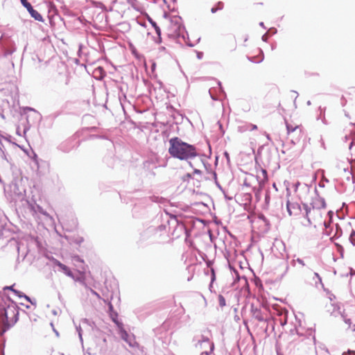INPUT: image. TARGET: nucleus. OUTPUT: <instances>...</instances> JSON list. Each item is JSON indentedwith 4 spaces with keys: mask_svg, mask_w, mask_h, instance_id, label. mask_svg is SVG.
Returning <instances> with one entry per match:
<instances>
[{
    "mask_svg": "<svg viewBox=\"0 0 355 355\" xmlns=\"http://www.w3.org/2000/svg\"><path fill=\"white\" fill-rule=\"evenodd\" d=\"M331 213V211H327L325 202L320 198L313 199L311 207L306 209L308 222L315 227L321 225L327 227V223L323 220V216Z\"/></svg>",
    "mask_w": 355,
    "mask_h": 355,
    "instance_id": "nucleus-1",
    "label": "nucleus"
},
{
    "mask_svg": "<svg viewBox=\"0 0 355 355\" xmlns=\"http://www.w3.org/2000/svg\"><path fill=\"white\" fill-rule=\"evenodd\" d=\"M169 154L180 160H188L197 156L196 148L191 144L182 141L178 137H173L169 140Z\"/></svg>",
    "mask_w": 355,
    "mask_h": 355,
    "instance_id": "nucleus-2",
    "label": "nucleus"
},
{
    "mask_svg": "<svg viewBox=\"0 0 355 355\" xmlns=\"http://www.w3.org/2000/svg\"><path fill=\"white\" fill-rule=\"evenodd\" d=\"M18 313L17 307L12 302L6 306H0V324L3 326V331L16 323Z\"/></svg>",
    "mask_w": 355,
    "mask_h": 355,
    "instance_id": "nucleus-3",
    "label": "nucleus"
},
{
    "mask_svg": "<svg viewBox=\"0 0 355 355\" xmlns=\"http://www.w3.org/2000/svg\"><path fill=\"white\" fill-rule=\"evenodd\" d=\"M162 28L168 37H175L181 32V19L177 16L166 18L162 23Z\"/></svg>",
    "mask_w": 355,
    "mask_h": 355,
    "instance_id": "nucleus-4",
    "label": "nucleus"
},
{
    "mask_svg": "<svg viewBox=\"0 0 355 355\" xmlns=\"http://www.w3.org/2000/svg\"><path fill=\"white\" fill-rule=\"evenodd\" d=\"M198 348L200 355H209L213 352L214 345L209 339H205L198 343Z\"/></svg>",
    "mask_w": 355,
    "mask_h": 355,
    "instance_id": "nucleus-5",
    "label": "nucleus"
},
{
    "mask_svg": "<svg viewBox=\"0 0 355 355\" xmlns=\"http://www.w3.org/2000/svg\"><path fill=\"white\" fill-rule=\"evenodd\" d=\"M21 4L27 9L32 17L39 21H42V16L35 10L33 9L31 4L27 0H20Z\"/></svg>",
    "mask_w": 355,
    "mask_h": 355,
    "instance_id": "nucleus-6",
    "label": "nucleus"
},
{
    "mask_svg": "<svg viewBox=\"0 0 355 355\" xmlns=\"http://www.w3.org/2000/svg\"><path fill=\"white\" fill-rule=\"evenodd\" d=\"M286 208L290 216H296L300 211V207L297 203L291 202L287 200Z\"/></svg>",
    "mask_w": 355,
    "mask_h": 355,
    "instance_id": "nucleus-7",
    "label": "nucleus"
},
{
    "mask_svg": "<svg viewBox=\"0 0 355 355\" xmlns=\"http://www.w3.org/2000/svg\"><path fill=\"white\" fill-rule=\"evenodd\" d=\"M55 264H56V266H58L62 270V271L65 275H67V276H69L70 277H72L73 279H76L74 276H73V273H72V272L71 271V270L67 266H65L64 264L62 263L59 261H55Z\"/></svg>",
    "mask_w": 355,
    "mask_h": 355,
    "instance_id": "nucleus-8",
    "label": "nucleus"
},
{
    "mask_svg": "<svg viewBox=\"0 0 355 355\" xmlns=\"http://www.w3.org/2000/svg\"><path fill=\"white\" fill-rule=\"evenodd\" d=\"M119 334H120L121 338L123 340H125L126 343H128L130 346H131V347L134 346V343L132 342L131 338H130V336L128 335V334L127 333L126 331H125L124 329H121L120 330V333Z\"/></svg>",
    "mask_w": 355,
    "mask_h": 355,
    "instance_id": "nucleus-9",
    "label": "nucleus"
},
{
    "mask_svg": "<svg viewBox=\"0 0 355 355\" xmlns=\"http://www.w3.org/2000/svg\"><path fill=\"white\" fill-rule=\"evenodd\" d=\"M252 313L253 317L257 319L258 321H263L264 317L261 313V311L257 308H254L252 306Z\"/></svg>",
    "mask_w": 355,
    "mask_h": 355,
    "instance_id": "nucleus-10",
    "label": "nucleus"
},
{
    "mask_svg": "<svg viewBox=\"0 0 355 355\" xmlns=\"http://www.w3.org/2000/svg\"><path fill=\"white\" fill-rule=\"evenodd\" d=\"M292 263L293 266L297 267L298 268H303L305 266L304 261L300 258L293 259Z\"/></svg>",
    "mask_w": 355,
    "mask_h": 355,
    "instance_id": "nucleus-11",
    "label": "nucleus"
},
{
    "mask_svg": "<svg viewBox=\"0 0 355 355\" xmlns=\"http://www.w3.org/2000/svg\"><path fill=\"white\" fill-rule=\"evenodd\" d=\"M223 8V3L220 1L218 2L217 6L216 7H213L211 9L212 13H215L218 10H222Z\"/></svg>",
    "mask_w": 355,
    "mask_h": 355,
    "instance_id": "nucleus-12",
    "label": "nucleus"
},
{
    "mask_svg": "<svg viewBox=\"0 0 355 355\" xmlns=\"http://www.w3.org/2000/svg\"><path fill=\"white\" fill-rule=\"evenodd\" d=\"M286 127H287V130H288V132H294V131H295V130H298V129L300 130V131H301V129H300V127H299V126H297V125H296V126L293 127V125H290V124L287 123V124H286Z\"/></svg>",
    "mask_w": 355,
    "mask_h": 355,
    "instance_id": "nucleus-13",
    "label": "nucleus"
},
{
    "mask_svg": "<svg viewBox=\"0 0 355 355\" xmlns=\"http://www.w3.org/2000/svg\"><path fill=\"white\" fill-rule=\"evenodd\" d=\"M149 21L150 22V24H152V26L155 28V31H156V33L158 35H160L161 34V30L159 28V27L157 25V24L153 21L152 19H149Z\"/></svg>",
    "mask_w": 355,
    "mask_h": 355,
    "instance_id": "nucleus-14",
    "label": "nucleus"
},
{
    "mask_svg": "<svg viewBox=\"0 0 355 355\" xmlns=\"http://www.w3.org/2000/svg\"><path fill=\"white\" fill-rule=\"evenodd\" d=\"M218 302L220 307H224L226 305L225 299L222 295H218Z\"/></svg>",
    "mask_w": 355,
    "mask_h": 355,
    "instance_id": "nucleus-15",
    "label": "nucleus"
},
{
    "mask_svg": "<svg viewBox=\"0 0 355 355\" xmlns=\"http://www.w3.org/2000/svg\"><path fill=\"white\" fill-rule=\"evenodd\" d=\"M349 239L352 243L355 245V232L354 230L352 231L349 236Z\"/></svg>",
    "mask_w": 355,
    "mask_h": 355,
    "instance_id": "nucleus-16",
    "label": "nucleus"
},
{
    "mask_svg": "<svg viewBox=\"0 0 355 355\" xmlns=\"http://www.w3.org/2000/svg\"><path fill=\"white\" fill-rule=\"evenodd\" d=\"M73 260L76 261H78V262H80V263H83V261L81 260L80 259H79L78 257H73Z\"/></svg>",
    "mask_w": 355,
    "mask_h": 355,
    "instance_id": "nucleus-17",
    "label": "nucleus"
},
{
    "mask_svg": "<svg viewBox=\"0 0 355 355\" xmlns=\"http://www.w3.org/2000/svg\"><path fill=\"white\" fill-rule=\"evenodd\" d=\"M193 173L194 174H200L201 171L200 170L195 169L194 171H193Z\"/></svg>",
    "mask_w": 355,
    "mask_h": 355,
    "instance_id": "nucleus-18",
    "label": "nucleus"
},
{
    "mask_svg": "<svg viewBox=\"0 0 355 355\" xmlns=\"http://www.w3.org/2000/svg\"><path fill=\"white\" fill-rule=\"evenodd\" d=\"M191 177V175L190 173H187L184 177V180H185V178H189Z\"/></svg>",
    "mask_w": 355,
    "mask_h": 355,
    "instance_id": "nucleus-19",
    "label": "nucleus"
},
{
    "mask_svg": "<svg viewBox=\"0 0 355 355\" xmlns=\"http://www.w3.org/2000/svg\"><path fill=\"white\" fill-rule=\"evenodd\" d=\"M262 60H263V57L261 56V57H260V58L258 59V60H257V61H255V62H260L261 61H262ZM252 61H253V62H254V60H252Z\"/></svg>",
    "mask_w": 355,
    "mask_h": 355,
    "instance_id": "nucleus-20",
    "label": "nucleus"
},
{
    "mask_svg": "<svg viewBox=\"0 0 355 355\" xmlns=\"http://www.w3.org/2000/svg\"><path fill=\"white\" fill-rule=\"evenodd\" d=\"M251 126H252V128H251L252 130H256V129H257V125H251Z\"/></svg>",
    "mask_w": 355,
    "mask_h": 355,
    "instance_id": "nucleus-21",
    "label": "nucleus"
},
{
    "mask_svg": "<svg viewBox=\"0 0 355 355\" xmlns=\"http://www.w3.org/2000/svg\"><path fill=\"white\" fill-rule=\"evenodd\" d=\"M352 145H353V142H352V143L350 144V145H349V149H350V150H351V149H352Z\"/></svg>",
    "mask_w": 355,
    "mask_h": 355,
    "instance_id": "nucleus-22",
    "label": "nucleus"
},
{
    "mask_svg": "<svg viewBox=\"0 0 355 355\" xmlns=\"http://www.w3.org/2000/svg\"><path fill=\"white\" fill-rule=\"evenodd\" d=\"M26 298L28 301H30V299H29V297H26Z\"/></svg>",
    "mask_w": 355,
    "mask_h": 355,
    "instance_id": "nucleus-23",
    "label": "nucleus"
}]
</instances>
